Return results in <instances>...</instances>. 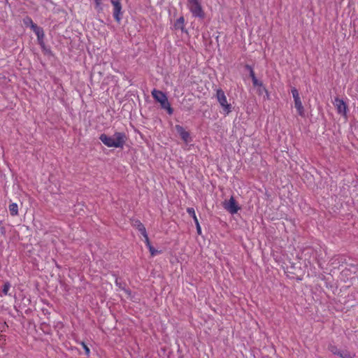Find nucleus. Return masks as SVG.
Segmentation results:
<instances>
[{"mask_svg":"<svg viewBox=\"0 0 358 358\" xmlns=\"http://www.w3.org/2000/svg\"><path fill=\"white\" fill-rule=\"evenodd\" d=\"M100 141L108 148H123L127 137L123 132H115L112 136L102 134L99 136Z\"/></svg>","mask_w":358,"mask_h":358,"instance_id":"1","label":"nucleus"},{"mask_svg":"<svg viewBox=\"0 0 358 358\" xmlns=\"http://www.w3.org/2000/svg\"><path fill=\"white\" fill-rule=\"evenodd\" d=\"M187 7L194 17H204V12L198 0H187Z\"/></svg>","mask_w":358,"mask_h":358,"instance_id":"2","label":"nucleus"},{"mask_svg":"<svg viewBox=\"0 0 358 358\" xmlns=\"http://www.w3.org/2000/svg\"><path fill=\"white\" fill-rule=\"evenodd\" d=\"M216 97L219 103L222 107L224 112L226 114H229L231 111V106L228 103L227 96L222 89L217 90Z\"/></svg>","mask_w":358,"mask_h":358,"instance_id":"3","label":"nucleus"},{"mask_svg":"<svg viewBox=\"0 0 358 358\" xmlns=\"http://www.w3.org/2000/svg\"><path fill=\"white\" fill-rule=\"evenodd\" d=\"M223 206L231 214H236L240 210V207L238 206L234 196H231L228 201H224Z\"/></svg>","mask_w":358,"mask_h":358,"instance_id":"4","label":"nucleus"},{"mask_svg":"<svg viewBox=\"0 0 358 358\" xmlns=\"http://www.w3.org/2000/svg\"><path fill=\"white\" fill-rule=\"evenodd\" d=\"M334 104L338 114L344 117L347 116L348 107L345 102L343 100L340 99L339 98H335Z\"/></svg>","mask_w":358,"mask_h":358,"instance_id":"5","label":"nucleus"},{"mask_svg":"<svg viewBox=\"0 0 358 358\" xmlns=\"http://www.w3.org/2000/svg\"><path fill=\"white\" fill-rule=\"evenodd\" d=\"M112 4L113 6V17L117 22H120L122 14L120 0H113Z\"/></svg>","mask_w":358,"mask_h":358,"instance_id":"6","label":"nucleus"},{"mask_svg":"<svg viewBox=\"0 0 358 358\" xmlns=\"http://www.w3.org/2000/svg\"><path fill=\"white\" fill-rule=\"evenodd\" d=\"M175 128L184 142L188 143L189 140V133L185 131V129L179 124H176Z\"/></svg>","mask_w":358,"mask_h":358,"instance_id":"7","label":"nucleus"},{"mask_svg":"<svg viewBox=\"0 0 358 358\" xmlns=\"http://www.w3.org/2000/svg\"><path fill=\"white\" fill-rule=\"evenodd\" d=\"M151 94L155 100L159 103L167 97L165 93L156 89H154Z\"/></svg>","mask_w":358,"mask_h":358,"instance_id":"8","label":"nucleus"},{"mask_svg":"<svg viewBox=\"0 0 358 358\" xmlns=\"http://www.w3.org/2000/svg\"><path fill=\"white\" fill-rule=\"evenodd\" d=\"M131 226L135 227L141 235L147 232L146 229L143 224L139 220H131Z\"/></svg>","mask_w":358,"mask_h":358,"instance_id":"9","label":"nucleus"},{"mask_svg":"<svg viewBox=\"0 0 358 358\" xmlns=\"http://www.w3.org/2000/svg\"><path fill=\"white\" fill-rule=\"evenodd\" d=\"M33 31L35 33V34L37 36V40H38V43L40 45H43L44 43L43 38L45 36L43 29L41 27L38 26L35 29L33 30Z\"/></svg>","mask_w":358,"mask_h":358,"instance_id":"10","label":"nucleus"},{"mask_svg":"<svg viewBox=\"0 0 358 358\" xmlns=\"http://www.w3.org/2000/svg\"><path fill=\"white\" fill-rule=\"evenodd\" d=\"M173 28L176 30H181L182 32L185 31V18L181 16L176 20L173 24Z\"/></svg>","mask_w":358,"mask_h":358,"instance_id":"11","label":"nucleus"},{"mask_svg":"<svg viewBox=\"0 0 358 358\" xmlns=\"http://www.w3.org/2000/svg\"><path fill=\"white\" fill-rule=\"evenodd\" d=\"M160 106L162 108L165 109L169 115H172L173 113V109L171 106L170 103L168 101V98L166 97L165 99L159 102Z\"/></svg>","mask_w":358,"mask_h":358,"instance_id":"12","label":"nucleus"},{"mask_svg":"<svg viewBox=\"0 0 358 358\" xmlns=\"http://www.w3.org/2000/svg\"><path fill=\"white\" fill-rule=\"evenodd\" d=\"M160 106L162 108L165 109L169 115H172L173 113V109L171 106L170 103L168 101V98L166 97L165 99L159 102Z\"/></svg>","mask_w":358,"mask_h":358,"instance_id":"13","label":"nucleus"},{"mask_svg":"<svg viewBox=\"0 0 358 358\" xmlns=\"http://www.w3.org/2000/svg\"><path fill=\"white\" fill-rule=\"evenodd\" d=\"M294 107L296 109L297 113L300 116H301V117L305 116L304 108H303V106L302 104V101L301 99L296 100V101H294Z\"/></svg>","mask_w":358,"mask_h":358,"instance_id":"14","label":"nucleus"},{"mask_svg":"<svg viewBox=\"0 0 358 358\" xmlns=\"http://www.w3.org/2000/svg\"><path fill=\"white\" fill-rule=\"evenodd\" d=\"M23 23L25 26L30 27L32 30L35 29L38 27L29 16H27L23 19Z\"/></svg>","mask_w":358,"mask_h":358,"instance_id":"15","label":"nucleus"},{"mask_svg":"<svg viewBox=\"0 0 358 358\" xmlns=\"http://www.w3.org/2000/svg\"><path fill=\"white\" fill-rule=\"evenodd\" d=\"M10 214L12 216L18 215V206L16 203H11L8 206Z\"/></svg>","mask_w":358,"mask_h":358,"instance_id":"16","label":"nucleus"},{"mask_svg":"<svg viewBox=\"0 0 358 358\" xmlns=\"http://www.w3.org/2000/svg\"><path fill=\"white\" fill-rule=\"evenodd\" d=\"M341 358H355V354L349 352L348 350H343L340 352L339 355Z\"/></svg>","mask_w":358,"mask_h":358,"instance_id":"17","label":"nucleus"},{"mask_svg":"<svg viewBox=\"0 0 358 358\" xmlns=\"http://www.w3.org/2000/svg\"><path fill=\"white\" fill-rule=\"evenodd\" d=\"M291 92L292 94V96L294 98V101H296V100H300V96L298 90L295 87H292L291 90Z\"/></svg>","mask_w":358,"mask_h":358,"instance_id":"18","label":"nucleus"},{"mask_svg":"<svg viewBox=\"0 0 358 358\" xmlns=\"http://www.w3.org/2000/svg\"><path fill=\"white\" fill-rule=\"evenodd\" d=\"M10 288V282H5L3 285V289H2V293L4 296L9 295L8 291H9Z\"/></svg>","mask_w":358,"mask_h":358,"instance_id":"19","label":"nucleus"},{"mask_svg":"<svg viewBox=\"0 0 358 358\" xmlns=\"http://www.w3.org/2000/svg\"><path fill=\"white\" fill-rule=\"evenodd\" d=\"M254 87H264L262 81L259 80L256 76L251 78Z\"/></svg>","mask_w":358,"mask_h":358,"instance_id":"20","label":"nucleus"},{"mask_svg":"<svg viewBox=\"0 0 358 358\" xmlns=\"http://www.w3.org/2000/svg\"><path fill=\"white\" fill-rule=\"evenodd\" d=\"M329 350L332 352L334 355H339L341 350L337 348L336 346L334 345H330L328 347Z\"/></svg>","mask_w":358,"mask_h":358,"instance_id":"21","label":"nucleus"},{"mask_svg":"<svg viewBox=\"0 0 358 358\" xmlns=\"http://www.w3.org/2000/svg\"><path fill=\"white\" fill-rule=\"evenodd\" d=\"M245 68L249 71L250 78L256 76L252 66L249 64H245Z\"/></svg>","mask_w":358,"mask_h":358,"instance_id":"22","label":"nucleus"},{"mask_svg":"<svg viewBox=\"0 0 358 358\" xmlns=\"http://www.w3.org/2000/svg\"><path fill=\"white\" fill-rule=\"evenodd\" d=\"M79 344H80L82 345V347L83 348L85 355L87 357H89L90 354V350L89 347L83 341L80 342Z\"/></svg>","mask_w":358,"mask_h":358,"instance_id":"23","label":"nucleus"},{"mask_svg":"<svg viewBox=\"0 0 358 358\" xmlns=\"http://www.w3.org/2000/svg\"><path fill=\"white\" fill-rule=\"evenodd\" d=\"M149 249V251L150 252L151 256L154 257L158 254L160 253V251L155 250L154 247L151 245L150 246L148 247Z\"/></svg>","mask_w":358,"mask_h":358,"instance_id":"24","label":"nucleus"},{"mask_svg":"<svg viewBox=\"0 0 358 358\" xmlns=\"http://www.w3.org/2000/svg\"><path fill=\"white\" fill-rule=\"evenodd\" d=\"M94 1L95 2V8L98 11L101 10H102V8L101 7V0H94Z\"/></svg>","mask_w":358,"mask_h":358,"instance_id":"25","label":"nucleus"},{"mask_svg":"<svg viewBox=\"0 0 358 358\" xmlns=\"http://www.w3.org/2000/svg\"><path fill=\"white\" fill-rule=\"evenodd\" d=\"M142 236H143V238L145 239V243L147 247L150 246L151 243L150 242V240H149V238H148L147 232L145 233V234H142Z\"/></svg>","mask_w":358,"mask_h":358,"instance_id":"26","label":"nucleus"},{"mask_svg":"<svg viewBox=\"0 0 358 358\" xmlns=\"http://www.w3.org/2000/svg\"><path fill=\"white\" fill-rule=\"evenodd\" d=\"M187 212L192 217L196 215L195 210L193 208H187Z\"/></svg>","mask_w":358,"mask_h":358,"instance_id":"27","label":"nucleus"},{"mask_svg":"<svg viewBox=\"0 0 358 358\" xmlns=\"http://www.w3.org/2000/svg\"><path fill=\"white\" fill-rule=\"evenodd\" d=\"M262 90H264V92L266 94V98L267 99H269V93H268V90H266V88L265 87H262Z\"/></svg>","mask_w":358,"mask_h":358,"instance_id":"28","label":"nucleus"},{"mask_svg":"<svg viewBox=\"0 0 358 358\" xmlns=\"http://www.w3.org/2000/svg\"><path fill=\"white\" fill-rule=\"evenodd\" d=\"M196 227V231H197L198 234H201V226H200L199 223H197Z\"/></svg>","mask_w":358,"mask_h":358,"instance_id":"29","label":"nucleus"},{"mask_svg":"<svg viewBox=\"0 0 358 358\" xmlns=\"http://www.w3.org/2000/svg\"><path fill=\"white\" fill-rule=\"evenodd\" d=\"M264 92V90H262V87H259L257 89V93L259 95L262 94V93Z\"/></svg>","mask_w":358,"mask_h":358,"instance_id":"30","label":"nucleus"},{"mask_svg":"<svg viewBox=\"0 0 358 358\" xmlns=\"http://www.w3.org/2000/svg\"><path fill=\"white\" fill-rule=\"evenodd\" d=\"M192 218H193V220H194V223H195V224H196V225L197 224V223H199V220H198V219H197L196 215H195V216L192 217Z\"/></svg>","mask_w":358,"mask_h":358,"instance_id":"31","label":"nucleus"},{"mask_svg":"<svg viewBox=\"0 0 358 358\" xmlns=\"http://www.w3.org/2000/svg\"><path fill=\"white\" fill-rule=\"evenodd\" d=\"M111 3H113V0H111Z\"/></svg>","mask_w":358,"mask_h":358,"instance_id":"32","label":"nucleus"},{"mask_svg":"<svg viewBox=\"0 0 358 358\" xmlns=\"http://www.w3.org/2000/svg\"><path fill=\"white\" fill-rule=\"evenodd\" d=\"M1 224V222L0 221V224Z\"/></svg>","mask_w":358,"mask_h":358,"instance_id":"33","label":"nucleus"}]
</instances>
